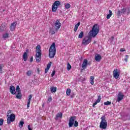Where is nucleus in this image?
I'll return each mask as SVG.
<instances>
[{"instance_id":"1","label":"nucleus","mask_w":130,"mask_h":130,"mask_svg":"<svg viewBox=\"0 0 130 130\" xmlns=\"http://www.w3.org/2000/svg\"><path fill=\"white\" fill-rule=\"evenodd\" d=\"M99 33V26L97 24H95L92 28V30L88 33V36L85 37L82 40L83 45L85 46L88 45L89 43H91L92 41V37H95Z\"/></svg>"},{"instance_id":"2","label":"nucleus","mask_w":130,"mask_h":130,"mask_svg":"<svg viewBox=\"0 0 130 130\" xmlns=\"http://www.w3.org/2000/svg\"><path fill=\"white\" fill-rule=\"evenodd\" d=\"M36 59L37 62H40L41 60V55H42V52L41 51V46L40 45H38L36 48Z\"/></svg>"},{"instance_id":"3","label":"nucleus","mask_w":130,"mask_h":130,"mask_svg":"<svg viewBox=\"0 0 130 130\" xmlns=\"http://www.w3.org/2000/svg\"><path fill=\"white\" fill-rule=\"evenodd\" d=\"M56 53V48H55V43H53L49 49V57L53 58Z\"/></svg>"},{"instance_id":"4","label":"nucleus","mask_w":130,"mask_h":130,"mask_svg":"<svg viewBox=\"0 0 130 130\" xmlns=\"http://www.w3.org/2000/svg\"><path fill=\"white\" fill-rule=\"evenodd\" d=\"M101 121L100 123V128L102 129H106L107 128V121L105 116H103L101 118Z\"/></svg>"},{"instance_id":"5","label":"nucleus","mask_w":130,"mask_h":130,"mask_svg":"<svg viewBox=\"0 0 130 130\" xmlns=\"http://www.w3.org/2000/svg\"><path fill=\"white\" fill-rule=\"evenodd\" d=\"M61 27V23H60V19H57L54 23V28L55 29V32H57Z\"/></svg>"},{"instance_id":"6","label":"nucleus","mask_w":130,"mask_h":130,"mask_svg":"<svg viewBox=\"0 0 130 130\" xmlns=\"http://www.w3.org/2000/svg\"><path fill=\"white\" fill-rule=\"evenodd\" d=\"M7 123L10 124L11 122H14L15 119H16V115L14 114H11L10 115H7Z\"/></svg>"},{"instance_id":"7","label":"nucleus","mask_w":130,"mask_h":130,"mask_svg":"<svg viewBox=\"0 0 130 130\" xmlns=\"http://www.w3.org/2000/svg\"><path fill=\"white\" fill-rule=\"evenodd\" d=\"M60 5V2L56 1L54 2L52 6V12H56L57 11V8Z\"/></svg>"},{"instance_id":"8","label":"nucleus","mask_w":130,"mask_h":130,"mask_svg":"<svg viewBox=\"0 0 130 130\" xmlns=\"http://www.w3.org/2000/svg\"><path fill=\"white\" fill-rule=\"evenodd\" d=\"M120 75V73L119 72H118V69H115L113 72V78H115L116 80L119 78V76Z\"/></svg>"},{"instance_id":"9","label":"nucleus","mask_w":130,"mask_h":130,"mask_svg":"<svg viewBox=\"0 0 130 130\" xmlns=\"http://www.w3.org/2000/svg\"><path fill=\"white\" fill-rule=\"evenodd\" d=\"M75 120L76 116H72L70 117L69 123V127H72V126L74 125V123H75Z\"/></svg>"},{"instance_id":"10","label":"nucleus","mask_w":130,"mask_h":130,"mask_svg":"<svg viewBox=\"0 0 130 130\" xmlns=\"http://www.w3.org/2000/svg\"><path fill=\"white\" fill-rule=\"evenodd\" d=\"M123 97H124V95L121 92V91H120L119 93L118 94V98H117V102H119L120 101H121L122 99H123Z\"/></svg>"},{"instance_id":"11","label":"nucleus","mask_w":130,"mask_h":130,"mask_svg":"<svg viewBox=\"0 0 130 130\" xmlns=\"http://www.w3.org/2000/svg\"><path fill=\"white\" fill-rule=\"evenodd\" d=\"M10 92L12 95L16 94V88L15 86L11 85L10 87Z\"/></svg>"},{"instance_id":"12","label":"nucleus","mask_w":130,"mask_h":130,"mask_svg":"<svg viewBox=\"0 0 130 130\" xmlns=\"http://www.w3.org/2000/svg\"><path fill=\"white\" fill-rule=\"evenodd\" d=\"M16 27H17V22H14L11 23L10 26L11 31H15V29H16Z\"/></svg>"},{"instance_id":"13","label":"nucleus","mask_w":130,"mask_h":130,"mask_svg":"<svg viewBox=\"0 0 130 130\" xmlns=\"http://www.w3.org/2000/svg\"><path fill=\"white\" fill-rule=\"evenodd\" d=\"M101 102V96L99 95L97 100L95 102V103H94L93 104L92 107H93L94 108L95 106H96V105H97V104L100 103Z\"/></svg>"},{"instance_id":"14","label":"nucleus","mask_w":130,"mask_h":130,"mask_svg":"<svg viewBox=\"0 0 130 130\" xmlns=\"http://www.w3.org/2000/svg\"><path fill=\"white\" fill-rule=\"evenodd\" d=\"M101 102V96L99 95L97 100L95 102V103H94L93 104L92 107H93L94 108L95 106H96V105H97V104L100 103Z\"/></svg>"},{"instance_id":"15","label":"nucleus","mask_w":130,"mask_h":130,"mask_svg":"<svg viewBox=\"0 0 130 130\" xmlns=\"http://www.w3.org/2000/svg\"><path fill=\"white\" fill-rule=\"evenodd\" d=\"M88 64H89V63H88V60H87L86 59H84L82 66L83 69H86Z\"/></svg>"},{"instance_id":"16","label":"nucleus","mask_w":130,"mask_h":130,"mask_svg":"<svg viewBox=\"0 0 130 130\" xmlns=\"http://www.w3.org/2000/svg\"><path fill=\"white\" fill-rule=\"evenodd\" d=\"M94 58H95V60H96V61L99 62L102 59V57H101V55H100V54H96L95 55Z\"/></svg>"},{"instance_id":"17","label":"nucleus","mask_w":130,"mask_h":130,"mask_svg":"<svg viewBox=\"0 0 130 130\" xmlns=\"http://www.w3.org/2000/svg\"><path fill=\"white\" fill-rule=\"evenodd\" d=\"M58 118H62V113H61L60 112L56 114V117L54 118V119L55 120H57V119H58Z\"/></svg>"},{"instance_id":"18","label":"nucleus","mask_w":130,"mask_h":130,"mask_svg":"<svg viewBox=\"0 0 130 130\" xmlns=\"http://www.w3.org/2000/svg\"><path fill=\"white\" fill-rule=\"evenodd\" d=\"M7 30V26L5 24H2L0 26V31L1 32H4Z\"/></svg>"},{"instance_id":"19","label":"nucleus","mask_w":130,"mask_h":130,"mask_svg":"<svg viewBox=\"0 0 130 130\" xmlns=\"http://www.w3.org/2000/svg\"><path fill=\"white\" fill-rule=\"evenodd\" d=\"M31 99H32V94L28 95V100L27 105V108L28 109L30 107V102H31Z\"/></svg>"},{"instance_id":"20","label":"nucleus","mask_w":130,"mask_h":130,"mask_svg":"<svg viewBox=\"0 0 130 130\" xmlns=\"http://www.w3.org/2000/svg\"><path fill=\"white\" fill-rule=\"evenodd\" d=\"M16 97L17 99H22V92L17 91Z\"/></svg>"},{"instance_id":"21","label":"nucleus","mask_w":130,"mask_h":130,"mask_svg":"<svg viewBox=\"0 0 130 130\" xmlns=\"http://www.w3.org/2000/svg\"><path fill=\"white\" fill-rule=\"evenodd\" d=\"M81 25V22H78L76 25H75L74 31V32H77V30H78V28H79V26Z\"/></svg>"},{"instance_id":"22","label":"nucleus","mask_w":130,"mask_h":130,"mask_svg":"<svg viewBox=\"0 0 130 130\" xmlns=\"http://www.w3.org/2000/svg\"><path fill=\"white\" fill-rule=\"evenodd\" d=\"M57 88L56 87L53 86L50 88L51 93H55L56 92Z\"/></svg>"},{"instance_id":"23","label":"nucleus","mask_w":130,"mask_h":130,"mask_svg":"<svg viewBox=\"0 0 130 130\" xmlns=\"http://www.w3.org/2000/svg\"><path fill=\"white\" fill-rule=\"evenodd\" d=\"M32 75H33V71H32L29 70L28 71H27L26 72V75L28 77H31V76H32Z\"/></svg>"},{"instance_id":"24","label":"nucleus","mask_w":130,"mask_h":130,"mask_svg":"<svg viewBox=\"0 0 130 130\" xmlns=\"http://www.w3.org/2000/svg\"><path fill=\"white\" fill-rule=\"evenodd\" d=\"M95 78L94 76H90V84L91 85H94V80Z\"/></svg>"},{"instance_id":"25","label":"nucleus","mask_w":130,"mask_h":130,"mask_svg":"<svg viewBox=\"0 0 130 130\" xmlns=\"http://www.w3.org/2000/svg\"><path fill=\"white\" fill-rule=\"evenodd\" d=\"M109 14L107 15V19H110L111 16H112V11L111 10L109 11Z\"/></svg>"},{"instance_id":"26","label":"nucleus","mask_w":130,"mask_h":130,"mask_svg":"<svg viewBox=\"0 0 130 130\" xmlns=\"http://www.w3.org/2000/svg\"><path fill=\"white\" fill-rule=\"evenodd\" d=\"M28 58V55H27L26 52H24L23 54V59L24 61H26L27 60V59Z\"/></svg>"},{"instance_id":"27","label":"nucleus","mask_w":130,"mask_h":130,"mask_svg":"<svg viewBox=\"0 0 130 130\" xmlns=\"http://www.w3.org/2000/svg\"><path fill=\"white\" fill-rule=\"evenodd\" d=\"M83 37H84V31H81L78 37V38L82 39Z\"/></svg>"},{"instance_id":"28","label":"nucleus","mask_w":130,"mask_h":130,"mask_svg":"<svg viewBox=\"0 0 130 130\" xmlns=\"http://www.w3.org/2000/svg\"><path fill=\"white\" fill-rule=\"evenodd\" d=\"M55 29L54 30L53 29H50V31L49 33L51 35H54V34H55Z\"/></svg>"},{"instance_id":"29","label":"nucleus","mask_w":130,"mask_h":130,"mask_svg":"<svg viewBox=\"0 0 130 130\" xmlns=\"http://www.w3.org/2000/svg\"><path fill=\"white\" fill-rule=\"evenodd\" d=\"M3 38L4 39H7V38H9V34L6 33L3 35Z\"/></svg>"},{"instance_id":"30","label":"nucleus","mask_w":130,"mask_h":130,"mask_svg":"<svg viewBox=\"0 0 130 130\" xmlns=\"http://www.w3.org/2000/svg\"><path fill=\"white\" fill-rule=\"evenodd\" d=\"M64 7H65V8L68 10L70 9V8H71V4L69 3H66L64 4Z\"/></svg>"},{"instance_id":"31","label":"nucleus","mask_w":130,"mask_h":130,"mask_svg":"<svg viewBox=\"0 0 130 130\" xmlns=\"http://www.w3.org/2000/svg\"><path fill=\"white\" fill-rule=\"evenodd\" d=\"M125 12H126L125 8H123L121 10V14H122V15H125Z\"/></svg>"},{"instance_id":"32","label":"nucleus","mask_w":130,"mask_h":130,"mask_svg":"<svg viewBox=\"0 0 130 130\" xmlns=\"http://www.w3.org/2000/svg\"><path fill=\"white\" fill-rule=\"evenodd\" d=\"M4 66L3 64H0V74H3V68H4Z\"/></svg>"},{"instance_id":"33","label":"nucleus","mask_w":130,"mask_h":130,"mask_svg":"<svg viewBox=\"0 0 130 130\" xmlns=\"http://www.w3.org/2000/svg\"><path fill=\"white\" fill-rule=\"evenodd\" d=\"M66 94L68 96H70L71 95V89H69L67 90Z\"/></svg>"},{"instance_id":"34","label":"nucleus","mask_w":130,"mask_h":130,"mask_svg":"<svg viewBox=\"0 0 130 130\" xmlns=\"http://www.w3.org/2000/svg\"><path fill=\"white\" fill-rule=\"evenodd\" d=\"M129 56L128 55H125V58L124 59V61L126 62H127V60H128V57Z\"/></svg>"},{"instance_id":"35","label":"nucleus","mask_w":130,"mask_h":130,"mask_svg":"<svg viewBox=\"0 0 130 130\" xmlns=\"http://www.w3.org/2000/svg\"><path fill=\"white\" fill-rule=\"evenodd\" d=\"M72 69V66H71V64L70 63H68L67 64V70L68 71H70Z\"/></svg>"},{"instance_id":"36","label":"nucleus","mask_w":130,"mask_h":130,"mask_svg":"<svg viewBox=\"0 0 130 130\" xmlns=\"http://www.w3.org/2000/svg\"><path fill=\"white\" fill-rule=\"evenodd\" d=\"M121 11L118 10L117 12V16H118V17H120L121 16Z\"/></svg>"},{"instance_id":"37","label":"nucleus","mask_w":130,"mask_h":130,"mask_svg":"<svg viewBox=\"0 0 130 130\" xmlns=\"http://www.w3.org/2000/svg\"><path fill=\"white\" fill-rule=\"evenodd\" d=\"M104 105H110L111 104V102L107 101L104 103Z\"/></svg>"},{"instance_id":"38","label":"nucleus","mask_w":130,"mask_h":130,"mask_svg":"<svg viewBox=\"0 0 130 130\" xmlns=\"http://www.w3.org/2000/svg\"><path fill=\"white\" fill-rule=\"evenodd\" d=\"M16 92H21V88L19 85L16 86Z\"/></svg>"},{"instance_id":"39","label":"nucleus","mask_w":130,"mask_h":130,"mask_svg":"<svg viewBox=\"0 0 130 130\" xmlns=\"http://www.w3.org/2000/svg\"><path fill=\"white\" fill-rule=\"evenodd\" d=\"M51 63H52V62H50L49 63L47 64V69H50V67H51Z\"/></svg>"},{"instance_id":"40","label":"nucleus","mask_w":130,"mask_h":130,"mask_svg":"<svg viewBox=\"0 0 130 130\" xmlns=\"http://www.w3.org/2000/svg\"><path fill=\"white\" fill-rule=\"evenodd\" d=\"M78 125H79V122H78V121H75L74 126H75V127H77V126H78Z\"/></svg>"},{"instance_id":"41","label":"nucleus","mask_w":130,"mask_h":130,"mask_svg":"<svg viewBox=\"0 0 130 130\" xmlns=\"http://www.w3.org/2000/svg\"><path fill=\"white\" fill-rule=\"evenodd\" d=\"M52 101V98L51 96H50L48 99V103H49L51 102Z\"/></svg>"},{"instance_id":"42","label":"nucleus","mask_w":130,"mask_h":130,"mask_svg":"<svg viewBox=\"0 0 130 130\" xmlns=\"http://www.w3.org/2000/svg\"><path fill=\"white\" fill-rule=\"evenodd\" d=\"M19 124H20V125L21 126V127H23V125H24V121H20Z\"/></svg>"},{"instance_id":"43","label":"nucleus","mask_w":130,"mask_h":130,"mask_svg":"<svg viewBox=\"0 0 130 130\" xmlns=\"http://www.w3.org/2000/svg\"><path fill=\"white\" fill-rule=\"evenodd\" d=\"M4 124V120L3 119H0V125Z\"/></svg>"},{"instance_id":"44","label":"nucleus","mask_w":130,"mask_h":130,"mask_svg":"<svg viewBox=\"0 0 130 130\" xmlns=\"http://www.w3.org/2000/svg\"><path fill=\"white\" fill-rule=\"evenodd\" d=\"M120 52H123V51H125V49H124V48H121L120 49Z\"/></svg>"},{"instance_id":"45","label":"nucleus","mask_w":130,"mask_h":130,"mask_svg":"<svg viewBox=\"0 0 130 130\" xmlns=\"http://www.w3.org/2000/svg\"><path fill=\"white\" fill-rule=\"evenodd\" d=\"M54 75H55V71H53L52 72L51 77H53V76H54Z\"/></svg>"},{"instance_id":"46","label":"nucleus","mask_w":130,"mask_h":130,"mask_svg":"<svg viewBox=\"0 0 130 130\" xmlns=\"http://www.w3.org/2000/svg\"><path fill=\"white\" fill-rule=\"evenodd\" d=\"M49 70V69L48 68H46L45 69V73L46 74L47 73V72H48Z\"/></svg>"},{"instance_id":"47","label":"nucleus","mask_w":130,"mask_h":130,"mask_svg":"<svg viewBox=\"0 0 130 130\" xmlns=\"http://www.w3.org/2000/svg\"><path fill=\"white\" fill-rule=\"evenodd\" d=\"M12 111H12V110H9V111L7 112V114H8V115H9V114L12 113Z\"/></svg>"},{"instance_id":"48","label":"nucleus","mask_w":130,"mask_h":130,"mask_svg":"<svg viewBox=\"0 0 130 130\" xmlns=\"http://www.w3.org/2000/svg\"><path fill=\"white\" fill-rule=\"evenodd\" d=\"M114 39V37L113 36L111 37V39H110V40H111L112 42L113 41Z\"/></svg>"},{"instance_id":"49","label":"nucleus","mask_w":130,"mask_h":130,"mask_svg":"<svg viewBox=\"0 0 130 130\" xmlns=\"http://www.w3.org/2000/svg\"><path fill=\"white\" fill-rule=\"evenodd\" d=\"M27 127H28V130H32V129L30 127V125H28Z\"/></svg>"},{"instance_id":"50","label":"nucleus","mask_w":130,"mask_h":130,"mask_svg":"<svg viewBox=\"0 0 130 130\" xmlns=\"http://www.w3.org/2000/svg\"><path fill=\"white\" fill-rule=\"evenodd\" d=\"M30 61H31V62L33 61V57H31L30 58Z\"/></svg>"},{"instance_id":"51","label":"nucleus","mask_w":130,"mask_h":130,"mask_svg":"<svg viewBox=\"0 0 130 130\" xmlns=\"http://www.w3.org/2000/svg\"><path fill=\"white\" fill-rule=\"evenodd\" d=\"M96 43V41H94L93 42V44H95Z\"/></svg>"},{"instance_id":"52","label":"nucleus","mask_w":130,"mask_h":130,"mask_svg":"<svg viewBox=\"0 0 130 130\" xmlns=\"http://www.w3.org/2000/svg\"><path fill=\"white\" fill-rule=\"evenodd\" d=\"M130 10H128V14H129Z\"/></svg>"},{"instance_id":"53","label":"nucleus","mask_w":130,"mask_h":130,"mask_svg":"<svg viewBox=\"0 0 130 130\" xmlns=\"http://www.w3.org/2000/svg\"><path fill=\"white\" fill-rule=\"evenodd\" d=\"M3 12H5V10H3Z\"/></svg>"},{"instance_id":"54","label":"nucleus","mask_w":130,"mask_h":130,"mask_svg":"<svg viewBox=\"0 0 130 130\" xmlns=\"http://www.w3.org/2000/svg\"><path fill=\"white\" fill-rule=\"evenodd\" d=\"M0 130H2V129L1 128V127H0Z\"/></svg>"}]
</instances>
